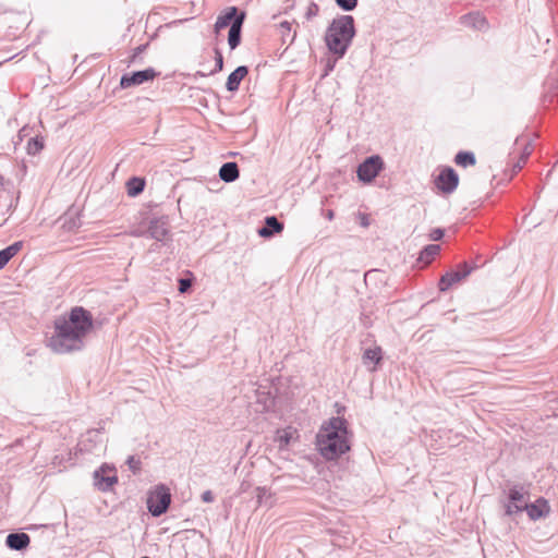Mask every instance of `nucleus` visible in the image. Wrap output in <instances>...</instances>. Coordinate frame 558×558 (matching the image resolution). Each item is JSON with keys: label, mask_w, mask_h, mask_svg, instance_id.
I'll use <instances>...</instances> for the list:
<instances>
[{"label": "nucleus", "mask_w": 558, "mask_h": 558, "mask_svg": "<svg viewBox=\"0 0 558 558\" xmlns=\"http://www.w3.org/2000/svg\"><path fill=\"white\" fill-rule=\"evenodd\" d=\"M170 500L171 495L169 489L165 486H158L148 496V510L153 515H160L167 511Z\"/></svg>", "instance_id": "423d86ee"}, {"label": "nucleus", "mask_w": 558, "mask_h": 558, "mask_svg": "<svg viewBox=\"0 0 558 558\" xmlns=\"http://www.w3.org/2000/svg\"><path fill=\"white\" fill-rule=\"evenodd\" d=\"M526 499L524 497V494L518 492V490H511L510 492V504L508 505L507 512L508 513H514L518 511H522L524 507L526 506Z\"/></svg>", "instance_id": "f3484780"}, {"label": "nucleus", "mask_w": 558, "mask_h": 558, "mask_svg": "<svg viewBox=\"0 0 558 558\" xmlns=\"http://www.w3.org/2000/svg\"><path fill=\"white\" fill-rule=\"evenodd\" d=\"M31 538L26 533H12L7 537V545L16 550L26 548L29 545Z\"/></svg>", "instance_id": "2eb2a0df"}, {"label": "nucleus", "mask_w": 558, "mask_h": 558, "mask_svg": "<svg viewBox=\"0 0 558 558\" xmlns=\"http://www.w3.org/2000/svg\"><path fill=\"white\" fill-rule=\"evenodd\" d=\"M282 230L283 225L280 223L276 217L271 216L266 218V227L262 228L258 231V234L263 238H269L274 234V232L280 233Z\"/></svg>", "instance_id": "a211bd4d"}, {"label": "nucleus", "mask_w": 558, "mask_h": 558, "mask_svg": "<svg viewBox=\"0 0 558 558\" xmlns=\"http://www.w3.org/2000/svg\"><path fill=\"white\" fill-rule=\"evenodd\" d=\"M93 326L90 312L82 306H75L68 314L56 318L54 331L48 340V347L56 353L80 350Z\"/></svg>", "instance_id": "f257e3e1"}, {"label": "nucleus", "mask_w": 558, "mask_h": 558, "mask_svg": "<svg viewBox=\"0 0 558 558\" xmlns=\"http://www.w3.org/2000/svg\"><path fill=\"white\" fill-rule=\"evenodd\" d=\"M192 286V280L191 279H180L179 280V291L181 293H185Z\"/></svg>", "instance_id": "c85d7f7f"}, {"label": "nucleus", "mask_w": 558, "mask_h": 558, "mask_svg": "<svg viewBox=\"0 0 558 558\" xmlns=\"http://www.w3.org/2000/svg\"><path fill=\"white\" fill-rule=\"evenodd\" d=\"M459 183V177L452 168H442L435 178V185L441 193H451Z\"/></svg>", "instance_id": "6e6552de"}, {"label": "nucleus", "mask_w": 558, "mask_h": 558, "mask_svg": "<svg viewBox=\"0 0 558 558\" xmlns=\"http://www.w3.org/2000/svg\"><path fill=\"white\" fill-rule=\"evenodd\" d=\"M357 218H359L360 225L363 228H367L371 225V216L368 214L359 213Z\"/></svg>", "instance_id": "cd10ccee"}, {"label": "nucleus", "mask_w": 558, "mask_h": 558, "mask_svg": "<svg viewBox=\"0 0 558 558\" xmlns=\"http://www.w3.org/2000/svg\"><path fill=\"white\" fill-rule=\"evenodd\" d=\"M202 499L205 502H211L214 500V496L210 490H206L203 493Z\"/></svg>", "instance_id": "72a5a7b5"}, {"label": "nucleus", "mask_w": 558, "mask_h": 558, "mask_svg": "<svg viewBox=\"0 0 558 558\" xmlns=\"http://www.w3.org/2000/svg\"><path fill=\"white\" fill-rule=\"evenodd\" d=\"M3 184V177L0 174V186Z\"/></svg>", "instance_id": "f704fd0d"}, {"label": "nucleus", "mask_w": 558, "mask_h": 558, "mask_svg": "<svg viewBox=\"0 0 558 558\" xmlns=\"http://www.w3.org/2000/svg\"><path fill=\"white\" fill-rule=\"evenodd\" d=\"M316 447L326 460H335L350 450L348 422L343 417H331L325 422L316 436Z\"/></svg>", "instance_id": "f03ea898"}, {"label": "nucleus", "mask_w": 558, "mask_h": 558, "mask_svg": "<svg viewBox=\"0 0 558 558\" xmlns=\"http://www.w3.org/2000/svg\"><path fill=\"white\" fill-rule=\"evenodd\" d=\"M440 251V246L437 244H430L427 245L420 255V260L424 262L425 264L430 263L436 255H438Z\"/></svg>", "instance_id": "4be33fe9"}, {"label": "nucleus", "mask_w": 558, "mask_h": 558, "mask_svg": "<svg viewBox=\"0 0 558 558\" xmlns=\"http://www.w3.org/2000/svg\"><path fill=\"white\" fill-rule=\"evenodd\" d=\"M238 9L235 7H230L226 10V12L217 17L215 23V31L219 33L221 29L227 27L231 21L238 17Z\"/></svg>", "instance_id": "dca6fc26"}, {"label": "nucleus", "mask_w": 558, "mask_h": 558, "mask_svg": "<svg viewBox=\"0 0 558 558\" xmlns=\"http://www.w3.org/2000/svg\"><path fill=\"white\" fill-rule=\"evenodd\" d=\"M531 520H538L548 515L550 506L545 498H538L533 504H526L524 509Z\"/></svg>", "instance_id": "f8f14e48"}, {"label": "nucleus", "mask_w": 558, "mask_h": 558, "mask_svg": "<svg viewBox=\"0 0 558 558\" xmlns=\"http://www.w3.org/2000/svg\"><path fill=\"white\" fill-rule=\"evenodd\" d=\"M454 162L460 167L475 165V157L472 153L460 151L456 155Z\"/></svg>", "instance_id": "5701e85b"}, {"label": "nucleus", "mask_w": 558, "mask_h": 558, "mask_svg": "<svg viewBox=\"0 0 558 558\" xmlns=\"http://www.w3.org/2000/svg\"><path fill=\"white\" fill-rule=\"evenodd\" d=\"M219 177L225 182H233L239 178V168L235 162H227L219 170Z\"/></svg>", "instance_id": "6ab92c4d"}, {"label": "nucleus", "mask_w": 558, "mask_h": 558, "mask_svg": "<svg viewBox=\"0 0 558 558\" xmlns=\"http://www.w3.org/2000/svg\"><path fill=\"white\" fill-rule=\"evenodd\" d=\"M216 64H217V71H221L223 68V58H222V54L218 50L216 51Z\"/></svg>", "instance_id": "473e14b6"}, {"label": "nucleus", "mask_w": 558, "mask_h": 558, "mask_svg": "<svg viewBox=\"0 0 558 558\" xmlns=\"http://www.w3.org/2000/svg\"><path fill=\"white\" fill-rule=\"evenodd\" d=\"M248 70L246 66H239L236 68L227 80V89L229 92H234L239 88L241 81L247 75Z\"/></svg>", "instance_id": "4468645a"}, {"label": "nucleus", "mask_w": 558, "mask_h": 558, "mask_svg": "<svg viewBox=\"0 0 558 558\" xmlns=\"http://www.w3.org/2000/svg\"><path fill=\"white\" fill-rule=\"evenodd\" d=\"M444 236V230L441 229H434L430 234H429V238L430 240L433 241H438L440 240L441 238Z\"/></svg>", "instance_id": "7c9ffc66"}, {"label": "nucleus", "mask_w": 558, "mask_h": 558, "mask_svg": "<svg viewBox=\"0 0 558 558\" xmlns=\"http://www.w3.org/2000/svg\"><path fill=\"white\" fill-rule=\"evenodd\" d=\"M128 464L133 470V472H136L140 469V461L135 460L134 457H130L128 459Z\"/></svg>", "instance_id": "2f4dec72"}, {"label": "nucleus", "mask_w": 558, "mask_h": 558, "mask_svg": "<svg viewBox=\"0 0 558 558\" xmlns=\"http://www.w3.org/2000/svg\"><path fill=\"white\" fill-rule=\"evenodd\" d=\"M494 150L495 156L497 158L495 170H500L502 175L498 181L499 184L508 183L512 180L514 174L522 169L525 165L529 156L532 153V143L529 136H518L513 143L512 150L508 154L509 160L508 166H510V170H504L501 157L504 156V147L501 143V133L499 130L495 131L494 135Z\"/></svg>", "instance_id": "7ed1b4c3"}, {"label": "nucleus", "mask_w": 558, "mask_h": 558, "mask_svg": "<svg viewBox=\"0 0 558 558\" xmlns=\"http://www.w3.org/2000/svg\"><path fill=\"white\" fill-rule=\"evenodd\" d=\"M299 432L295 427L287 426L284 428L277 429L274 441L278 444L280 450L287 449L290 444L299 440Z\"/></svg>", "instance_id": "9b49d317"}, {"label": "nucleus", "mask_w": 558, "mask_h": 558, "mask_svg": "<svg viewBox=\"0 0 558 558\" xmlns=\"http://www.w3.org/2000/svg\"><path fill=\"white\" fill-rule=\"evenodd\" d=\"M144 180L138 178H133L128 182V193L131 196H135L140 194L144 190Z\"/></svg>", "instance_id": "a878e982"}, {"label": "nucleus", "mask_w": 558, "mask_h": 558, "mask_svg": "<svg viewBox=\"0 0 558 558\" xmlns=\"http://www.w3.org/2000/svg\"><path fill=\"white\" fill-rule=\"evenodd\" d=\"M363 359H364V363H373V364H378L381 360V349L376 347V348H372V349H367L365 352H364V355H363Z\"/></svg>", "instance_id": "b1692460"}, {"label": "nucleus", "mask_w": 558, "mask_h": 558, "mask_svg": "<svg viewBox=\"0 0 558 558\" xmlns=\"http://www.w3.org/2000/svg\"><path fill=\"white\" fill-rule=\"evenodd\" d=\"M44 146H45V144H44V140L41 137H38V136L33 137L27 143V146H26L27 154L36 155L40 150H43Z\"/></svg>", "instance_id": "393cba45"}, {"label": "nucleus", "mask_w": 558, "mask_h": 558, "mask_svg": "<svg viewBox=\"0 0 558 558\" xmlns=\"http://www.w3.org/2000/svg\"><path fill=\"white\" fill-rule=\"evenodd\" d=\"M354 36V20L350 15L335 19L326 33V44L331 52L342 57Z\"/></svg>", "instance_id": "20e7f679"}, {"label": "nucleus", "mask_w": 558, "mask_h": 558, "mask_svg": "<svg viewBox=\"0 0 558 558\" xmlns=\"http://www.w3.org/2000/svg\"><path fill=\"white\" fill-rule=\"evenodd\" d=\"M336 2L347 11L353 10L357 4V0H336Z\"/></svg>", "instance_id": "bb28decb"}, {"label": "nucleus", "mask_w": 558, "mask_h": 558, "mask_svg": "<svg viewBox=\"0 0 558 558\" xmlns=\"http://www.w3.org/2000/svg\"><path fill=\"white\" fill-rule=\"evenodd\" d=\"M384 167L379 156H372L362 162L357 168V178L364 183L372 182Z\"/></svg>", "instance_id": "0eeeda50"}, {"label": "nucleus", "mask_w": 558, "mask_h": 558, "mask_svg": "<svg viewBox=\"0 0 558 558\" xmlns=\"http://www.w3.org/2000/svg\"><path fill=\"white\" fill-rule=\"evenodd\" d=\"M148 232L151 238H154L158 241L166 239V236L168 235V229H167L166 222L162 220L151 221V223L148 228Z\"/></svg>", "instance_id": "aec40b11"}, {"label": "nucleus", "mask_w": 558, "mask_h": 558, "mask_svg": "<svg viewBox=\"0 0 558 558\" xmlns=\"http://www.w3.org/2000/svg\"><path fill=\"white\" fill-rule=\"evenodd\" d=\"M245 14L242 12L235 20L232 22V25L229 31L228 44L231 49H235L241 41V27L244 22Z\"/></svg>", "instance_id": "ddd939ff"}, {"label": "nucleus", "mask_w": 558, "mask_h": 558, "mask_svg": "<svg viewBox=\"0 0 558 558\" xmlns=\"http://www.w3.org/2000/svg\"><path fill=\"white\" fill-rule=\"evenodd\" d=\"M475 267L466 262L456 265L447 270L439 279L438 289L441 292L448 291L452 287L461 283L468 276H470Z\"/></svg>", "instance_id": "39448f33"}, {"label": "nucleus", "mask_w": 558, "mask_h": 558, "mask_svg": "<svg viewBox=\"0 0 558 558\" xmlns=\"http://www.w3.org/2000/svg\"><path fill=\"white\" fill-rule=\"evenodd\" d=\"M94 478L95 485L100 490H108L118 482V476L114 468H111L106 464L94 473Z\"/></svg>", "instance_id": "1a4fd4ad"}, {"label": "nucleus", "mask_w": 558, "mask_h": 558, "mask_svg": "<svg viewBox=\"0 0 558 558\" xmlns=\"http://www.w3.org/2000/svg\"><path fill=\"white\" fill-rule=\"evenodd\" d=\"M157 75L158 73L154 69H146L132 74H125L121 77L120 86L122 88H130L132 86L153 81Z\"/></svg>", "instance_id": "9d476101"}, {"label": "nucleus", "mask_w": 558, "mask_h": 558, "mask_svg": "<svg viewBox=\"0 0 558 558\" xmlns=\"http://www.w3.org/2000/svg\"><path fill=\"white\" fill-rule=\"evenodd\" d=\"M319 11V7L315 3H311L306 11V17L312 19L313 16L317 15Z\"/></svg>", "instance_id": "c756f323"}, {"label": "nucleus", "mask_w": 558, "mask_h": 558, "mask_svg": "<svg viewBox=\"0 0 558 558\" xmlns=\"http://www.w3.org/2000/svg\"><path fill=\"white\" fill-rule=\"evenodd\" d=\"M21 248L22 242H15L0 251V269H2L9 263V260L21 251Z\"/></svg>", "instance_id": "412c9836"}]
</instances>
